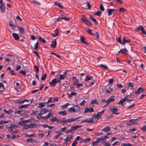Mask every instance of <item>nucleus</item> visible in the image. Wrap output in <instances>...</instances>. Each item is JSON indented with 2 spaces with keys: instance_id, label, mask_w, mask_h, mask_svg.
Segmentation results:
<instances>
[{
  "instance_id": "obj_1",
  "label": "nucleus",
  "mask_w": 146,
  "mask_h": 146,
  "mask_svg": "<svg viewBox=\"0 0 146 146\" xmlns=\"http://www.w3.org/2000/svg\"><path fill=\"white\" fill-rule=\"evenodd\" d=\"M140 117L135 119H133L130 120L127 124L128 125H137L138 123V122L137 121V120L140 119Z\"/></svg>"
},
{
  "instance_id": "obj_2",
  "label": "nucleus",
  "mask_w": 146,
  "mask_h": 146,
  "mask_svg": "<svg viewBox=\"0 0 146 146\" xmlns=\"http://www.w3.org/2000/svg\"><path fill=\"white\" fill-rule=\"evenodd\" d=\"M104 110H102L101 112H98L96 114H94L92 116V117L95 119H98L100 116L104 113Z\"/></svg>"
},
{
  "instance_id": "obj_3",
  "label": "nucleus",
  "mask_w": 146,
  "mask_h": 146,
  "mask_svg": "<svg viewBox=\"0 0 146 146\" xmlns=\"http://www.w3.org/2000/svg\"><path fill=\"white\" fill-rule=\"evenodd\" d=\"M81 19L82 21L86 23L87 25L91 26L92 25V24L89 20L86 19V18L84 16H83L82 17Z\"/></svg>"
},
{
  "instance_id": "obj_4",
  "label": "nucleus",
  "mask_w": 146,
  "mask_h": 146,
  "mask_svg": "<svg viewBox=\"0 0 146 146\" xmlns=\"http://www.w3.org/2000/svg\"><path fill=\"white\" fill-rule=\"evenodd\" d=\"M68 72V71L67 70H66L63 72V73L62 74H59V78L61 80L64 79L66 77Z\"/></svg>"
},
{
  "instance_id": "obj_5",
  "label": "nucleus",
  "mask_w": 146,
  "mask_h": 146,
  "mask_svg": "<svg viewBox=\"0 0 146 146\" xmlns=\"http://www.w3.org/2000/svg\"><path fill=\"white\" fill-rule=\"evenodd\" d=\"M93 119L92 118H88L81 121L82 123H92L93 122Z\"/></svg>"
},
{
  "instance_id": "obj_6",
  "label": "nucleus",
  "mask_w": 146,
  "mask_h": 146,
  "mask_svg": "<svg viewBox=\"0 0 146 146\" xmlns=\"http://www.w3.org/2000/svg\"><path fill=\"white\" fill-rule=\"evenodd\" d=\"M94 111V109L92 108L86 107L84 108V113H87L88 112H93Z\"/></svg>"
},
{
  "instance_id": "obj_7",
  "label": "nucleus",
  "mask_w": 146,
  "mask_h": 146,
  "mask_svg": "<svg viewBox=\"0 0 146 146\" xmlns=\"http://www.w3.org/2000/svg\"><path fill=\"white\" fill-rule=\"evenodd\" d=\"M144 90L141 87H139L137 90L135 91V93L136 94H139L143 92Z\"/></svg>"
},
{
  "instance_id": "obj_8",
  "label": "nucleus",
  "mask_w": 146,
  "mask_h": 146,
  "mask_svg": "<svg viewBox=\"0 0 146 146\" xmlns=\"http://www.w3.org/2000/svg\"><path fill=\"white\" fill-rule=\"evenodd\" d=\"M29 121V120H23L22 121H20L18 123V125H24L25 126L26 125V123L27 122H28Z\"/></svg>"
},
{
  "instance_id": "obj_9",
  "label": "nucleus",
  "mask_w": 146,
  "mask_h": 146,
  "mask_svg": "<svg viewBox=\"0 0 146 146\" xmlns=\"http://www.w3.org/2000/svg\"><path fill=\"white\" fill-rule=\"evenodd\" d=\"M49 84L52 87H54L56 84V78H54V79H52L51 82H50Z\"/></svg>"
},
{
  "instance_id": "obj_10",
  "label": "nucleus",
  "mask_w": 146,
  "mask_h": 146,
  "mask_svg": "<svg viewBox=\"0 0 146 146\" xmlns=\"http://www.w3.org/2000/svg\"><path fill=\"white\" fill-rule=\"evenodd\" d=\"M56 39H54L52 42V44L51 45L50 47L52 48H54L56 46Z\"/></svg>"
},
{
  "instance_id": "obj_11",
  "label": "nucleus",
  "mask_w": 146,
  "mask_h": 146,
  "mask_svg": "<svg viewBox=\"0 0 146 146\" xmlns=\"http://www.w3.org/2000/svg\"><path fill=\"white\" fill-rule=\"evenodd\" d=\"M109 109L110 111L113 112V113L117 112L118 110L116 106H114L113 107H110L109 108Z\"/></svg>"
},
{
  "instance_id": "obj_12",
  "label": "nucleus",
  "mask_w": 146,
  "mask_h": 146,
  "mask_svg": "<svg viewBox=\"0 0 146 146\" xmlns=\"http://www.w3.org/2000/svg\"><path fill=\"white\" fill-rule=\"evenodd\" d=\"M123 42H122V45L123 46H124L125 43H128L131 42V40L130 39H128L127 40H126L125 39V37H123Z\"/></svg>"
},
{
  "instance_id": "obj_13",
  "label": "nucleus",
  "mask_w": 146,
  "mask_h": 146,
  "mask_svg": "<svg viewBox=\"0 0 146 146\" xmlns=\"http://www.w3.org/2000/svg\"><path fill=\"white\" fill-rule=\"evenodd\" d=\"M12 36L14 39L16 40H18L19 39V36L18 35L15 33H12Z\"/></svg>"
},
{
  "instance_id": "obj_14",
  "label": "nucleus",
  "mask_w": 146,
  "mask_h": 146,
  "mask_svg": "<svg viewBox=\"0 0 146 146\" xmlns=\"http://www.w3.org/2000/svg\"><path fill=\"white\" fill-rule=\"evenodd\" d=\"M55 133H58V134L56 135V136H55L53 138V139H56L58 138L62 134V133L61 132H60V131H55L54 132Z\"/></svg>"
},
{
  "instance_id": "obj_15",
  "label": "nucleus",
  "mask_w": 146,
  "mask_h": 146,
  "mask_svg": "<svg viewBox=\"0 0 146 146\" xmlns=\"http://www.w3.org/2000/svg\"><path fill=\"white\" fill-rule=\"evenodd\" d=\"M128 52V50L125 48L121 49L118 52V53H121L124 54H126Z\"/></svg>"
},
{
  "instance_id": "obj_16",
  "label": "nucleus",
  "mask_w": 146,
  "mask_h": 146,
  "mask_svg": "<svg viewBox=\"0 0 146 146\" xmlns=\"http://www.w3.org/2000/svg\"><path fill=\"white\" fill-rule=\"evenodd\" d=\"M113 97L114 96H112L109 97V99L106 100V102H108L110 104V102L114 101L115 100L113 98Z\"/></svg>"
},
{
  "instance_id": "obj_17",
  "label": "nucleus",
  "mask_w": 146,
  "mask_h": 146,
  "mask_svg": "<svg viewBox=\"0 0 146 146\" xmlns=\"http://www.w3.org/2000/svg\"><path fill=\"white\" fill-rule=\"evenodd\" d=\"M85 38L84 37L81 36L80 37V39L81 41L82 42L84 43V44H86V45H88V42H86L85 40Z\"/></svg>"
},
{
  "instance_id": "obj_18",
  "label": "nucleus",
  "mask_w": 146,
  "mask_h": 146,
  "mask_svg": "<svg viewBox=\"0 0 146 146\" xmlns=\"http://www.w3.org/2000/svg\"><path fill=\"white\" fill-rule=\"evenodd\" d=\"M85 31L90 35L94 36L96 35V34L92 33L91 30L89 29H85Z\"/></svg>"
},
{
  "instance_id": "obj_19",
  "label": "nucleus",
  "mask_w": 146,
  "mask_h": 146,
  "mask_svg": "<svg viewBox=\"0 0 146 146\" xmlns=\"http://www.w3.org/2000/svg\"><path fill=\"white\" fill-rule=\"evenodd\" d=\"M82 127V126L81 125H77L74 126H72L71 127L72 128V129H73L74 131L76 130L78 128H80Z\"/></svg>"
},
{
  "instance_id": "obj_20",
  "label": "nucleus",
  "mask_w": 146,
  "mask_h": 146,
  "mask_svg": "<svg viewBox=\"0 0 146 146\" xmlns=\"http://www.w3.org/2000/svg\"><path fill=\"white\" fill-rule=\"evenodd\" d=\"M41 111L42 112V114H44V113H45L47 112H51L52 111V110L51 109H50L49 110L48 109H46L45 108H44L43 109H41Z\"/></svg>"
},
{
  "instance_id": "obj_21",
  "label": "nucleus",
  "mask_w": 146,
  "mask_h": 146,
  "mask_svg": "<svg viewBox=\"0 0 146 146\" xmlns=\"http://www.w3.org/2000/svg\"><path fill=\"white\" fill-rule=\"evenodd\" d=\"M115 10V9H108L107 11L108 15L109 16H110L113 13V11Z\"/></svg>"
},
{
  "instance_id": "obj_22",
  "label": "nucleus",
  "mask_w": 146,
  "mask_h": 146,
  "mask_svg": "<svg viewBox=\"0 0 146 146\" xmlns=\"http://www.w3.org/2000/svg\"><path fill=\"white\" fill-rule=\"evenodd\" d=\"M82 140L81 142L83 143H86L90 141L91 140V139L89 137L86 138L84 139H81Z\"/></svg>"
},
{
  "instance_id": "obj_23",
  "label": "nucleus",
  "mask_w": 146,
  "mask_h": 146,
  "mask_svg": "<svg viewBox=\"0 0 146 146\" xmlns=\"http://www.w3.org/2000/svg\"><path fill=\"white\" fill-rule=\"evenodd\" d=\"M18 29V30L21 33L23 34L25 33V29H24L19 27V26L17 27Z\"/></svg>"
},
{
  "instance_id": "obj_24",
  "label": "nucleus",
  "mask_w": 146,
  "mask_h": 146,
  "mask_svg": "<svg viewBox=\"0 0 146 146\" xmlns=\"http://www.w3.org/2000/svg\"><path fill=\"white\" fill-rule=\"evenodd\" d=\"M58 32L59 31L58 29H56L54 31V34L52 33L51 35L53 37H55L57 36L58 35Z\"/></svg>"
},
{
  "instance_id": "obj_25",
  "label": "nucleus",
  "mask_w": 146,
  "mask_h": 146,
  "mask_svg": "<svg viewBox=\"0 0 146 146\" xmlns=\"http://www.w3.org/2000/svg\"><path fill=\"white\" fill-rule=\"evenodd\" d=\"M73 107L74 108L76 112H79L80 110V108L77 105H74Z\"/></svg>"
},
{
  "instance_id": "obj_26",
  "label": "nucleus",
  "mask_w": 146,
  "mask_h": 146,
  "mask_svg": "<svg viewBox=\"0 0 146 146\" xmlns=\"http://www.w3.org/2000/svg\"><path fill=\"white\" fill-rule=\"evenodd\" d=\"M93 78L92 77L88 75H87L85 79V81L86 82H88L89 80H93Z\"/></svg>"
},
{
  "instance_id": "obj_27",
  "label": "nucleus",
  "mask_w": 146,
  "mask_h": 146,
  "mask_svg": "<svg viewBox=\"0 0 146 146\" xmlns=\"http://www.w3.org/2000/svg\"><path fill=\"white\" fill-rule=\"evenodd\" d=\"M110 130V128L109 127H106L102 129V131L105 132H107L109 131Z\"/></svg>"
},
{
  "instance_id": "obj_28",
  "label": "nucleus",
  "mask_w": 146,
  "mask_h": 146,
  "mask_svg": "<svg viewBox=\"0 0 146 146\" xmlns=\"http://www.w3.org/2000/svg\"><path fill=\"white\" fill-rule=\"evenodd\" d=\"M60 121H61L60 123L61 124H64L67 122V120H66L65 117H63L62 119H60Z\"/></svg>"
},
{
  "instance_id": "obj_29",
  "label": "nucleus",
  "mask_w": 146,
  "mask_h": 146,
  "mask_svg": "<svg viewBox=\"0 0 146 146\" xmlns=\"http://www.w3.org/2000/svg\"><path fill=\"white\" fill-rule=\"evenodd\" d=\"M46 103L45 102H43L42 103H40L38 104V108H42L44 107Z\"/></svg>"
},
{
  "instance_id": "obj_30",
  "label": "nucleus",
  "mask_w": 146,
  "mask_h": 146,
  "mask_svg": "<svg viewBox=\"0 0 146 146\" xmlns=\"http://www.w3.org/2000/svg\"><path fill=\"white\" fill-rule=\"evenodd\" d=\"M77 93L75 92H71V93L68 95L69 98H72L73 96H75L76 95Z\"/></svg>"
},
{
  "instance_id": "obj_31",
  "label": "nucleus",
  "mask_w": 146,
  "mask_h": 146,
  "mask_svg": "<svg viewBox=\"0 0 146 146\" xmlns=\"http://www.w3.org/2000/svg\"><path fill=\"white\" fill-rule=\"evenodd\" d=\"M29 105V104H27L21 105L20 106H19V109H21L22 108H26L28 107Z\"/></svg>"
},
{
  "instance_id": "obj_32",
  "label": "nucleus",
  "mask_w": 146,
  "mask_h": 146,
  "mask_svg": "<svg viewBox=\"0 0 146 146\" xmlns=\"http://www.w3.org/2000/svg\"><path fill=\"white\" fill-rule=\"evenodd\" d=\"M90 19L93 21L94 23L96 24L97 25L98 24V22L96 21V19H95L94 17H92L91 16H90Z\"/></svg>"
},
{
  "instance_id": "obj_33",
  "label": "nucleus",
  "mask_w": 146,
  "mask_h": 146,
  "mask_svg": "<svg viewBox=\"0 0 146 146\" xmlns=\"http://www.w3.org/2000/svg\"><path fill=\"white\" fill-rule=\"evenodd\" d=\"M75 118H71L67 120V122L68 123L76 121Z\"/></svg>"
},
{
  "instance_id": "obj_34",
  "label": "nucleus",
  "mask_w": 146,
  "mask_h": 146,
  "mask_svg": "<svg viewBox=\"0 0 146 146\" xmlns=\"http://www.w3.org/2000/svg\"><path fill=\"white\" fill-rule=\"evenodd\" d=\"M15 127H17V126H16L14 124H12L10 125V126L8 127L7 128L8 129L10 130L12 129V128H14Z\"/></svg>"
},
{
  "instance_id": "obj_35",
  "label": "nucleus",
  "mask_w": 146,
  "mask_h": 146,
  "mask_svg": "<svg viewBox=\"0 0 146 146\" xmlns=\"http://www.w3.org/2000/svg\"><path fill=\"white\" fill-rule=\"evenodd\" d=\"M3 111L5 113L9 115L11 114V112L12 111L11 110H9L7 111L5 109H4Z\"/></svg>"
},
{
  "instance_id": "obj_36",
  "label": "nucleus",
  "mask_w": 146,
  "mask_h": 146,
  "mask_svg": "<svg viewBox=\"0 0 146 146\" xmlns=\"http://www.w3.org/2000/svg\"><path fill=\"white\" fill-rule=\"evenodd\" d=\"M54 5H57L60 8H63V6L60 3H58L56 2H54Z\"/></svg>"
},
{
  "instance_id": "obj_37",
  "label": "nucleus",
  "mask_w": 146,
  "mask_h": 146,
  "mask_svg": "<svg viewBox=\"0 0 146 146\" xmlns=\"http://www.w3.org/2000/svg\"><path fill=\"white\" fill-rule=\"evenodd\" d=\"M143 27L142 26H140L139 27L136 28V29L135 30V31L136 32H139L140 31H141Z\"/></svg>"
},
{
  "instance_id": "obj_38",
  "label": "nucleus",
  "mask_w": 146,
  "mask_h": 146,
  "mask_svg": "<svg viewBox=\"0 0 146 146\" xmlns=\"http://www.w3.org/2000/svg\"><path fill=\"white\" fill-rule=\"evenodd\" d=\"M36 125L35 124H31L28 125L29 128H33L36 127Z\"/></svg>"
},
{
  "instance_id": "obj_39",
  "label": "nucleus",
  "mask_w": 146,
  "mask_h": 146,
  "mask_svg": "<svg viewBox=\"0 0 146 146\" xmlns=\"http://www.w3.org/2000/svg\"><path fill=\"white\" fill-rule=\"evenodd\" d=\"M27 142H30L33 143L34 142H36V141L34 140L32 138L28 139L26 140Z\"/></svg>"
},
{
  "instance_id": "obj_40",
  "label": "nucleus",
  "mask_w": 146,
  "mask_h": 146,
  "mask_svg": "<svg viewBox=\"0 0 146 146\" xmlns=\"http://www.w3.org/2000/svg\"><path fill=\"white\" fill-rule=\"evenodd\" d=\"M58 113L60 115H64L66 114V111H64L58 112Z\"/></svg>"
},
{
  "instance_id": "obj_41",
  "label": "nucleus",
  "mask_w": 146,
  "mask_h": 146,
  "mask_svg": "<svg viewBox=\"0 0 146 146\" xmlns=\"http://www.w3.org/2000/svg\"><path fill=\"white\" fill-rule=\"evenodd\" d=\"M0 8L2 12H3L5 11V8L4 4L0 5Z\"/></svg>"
},
{
  "instance_id": "obj_42",
  "label": "nucleus",
  "mask_w": 146,
  "mask_h": 146,
  "mask_svg": "<svg viewBox=\"0 0 146 146\" xmlns=\"http://www.w3.org/2000/svg\"><path fill=\"white\" fill-rule=\"evenodd\" d=\"M53 102V98L52 97L49 98L47 102L46 103L47 104L49 103L52 102Z\"/></svg>"
},
{
  "instance_id": "obj_43",
  "label": "nucleus",
  "mask_w": 146,
  "mask_h": 146,
  "mask_svg": "<svg viewBox=\"0 0 146 146\" xmlns=\"http://www.w3.org/2000/svg\"><path fill=\"white\" fill-rule=\"evenodd\" d=\"M98 104V102H97V100H92L91 101L90 104Z\"/></svg>"
},
{
  "instance_id": "obj_44",
  "label": "nucleus",
  "mask_w": 146,
  "mask_h": 146,
  "mask_svg": "<svg viewBox=\"0 0 146 146\" xmlns=\"http://www.w3.org/2000/svg\"><path fill=\"white\" fill-rule=\"evenodd\" d=\"M47 74H44L42 75L41 77V79L42 81H44L46 77Z\"/></svg>"
},
{
  "instance_id": "obj_45",
  "label": "nucleus",
  "mask_w": 146,
  "mask_h": 146,
  "mask_svg": "<svg viewBox=\"0 0 146 146\" xmlns=\"http://www.w3.org/2000/svg\"><path fill=\"white\" fill-rule=\"evenodd\" d=\"M42 111H40L39 113L38 114V115L36 117V118L38 119H40V118H42V117H42V116H41V115L43 114H42Z\"/></svg>"
},
{
  "instance_id": "obj_46",
  "label": "nucleus",
  "mask_w": 146,
  "mask_h": 146,
  "mask_svg": "<svg viewBox=\"0 0 146 146\" xmlns=\"http://www.w3.org/2000/svg\"><path fill=\"white\" fill-rule=\"evenodd\" d=\"M56 120H57V119L56 117H53L52 118L50 119V121L51 122H54Z\"/></svg>"
},
{
  "instance_id": "obj_47",
  "label": "nucleus",
  "mask_w": 146,
  "mask_h": 146,
  "mask_svg": "<svg viewBox=\"0 0 146 146\" xmlns=\"http://www.w3.org/2000/svg\"><path fill=\"white\" fill-rule=\"evenodd\" d=\"M9 122V121H0V124H4L7 123Z\"/></svg>"
},
{
  "instance_id": "obj_48",
  "label": "nucleus",
  "mask_w": 146,
  "mask_h": 146,
  "mask_svg": "<svg viewBox=\"0 0 146 146\" xmlns=\"http://www.w3.org/2000/svg\"><path fill=\"white\" fill-rule=\"evenodd\" d=\"M79 81V80L78 79H76L74 81L73 83V85L74 86L76 85L78 83Z\"/></svg>"
},
{
  "instance_id": "obj_49",
  "label": "nucleus",
  "mask_w": 146,
  "mask_h": 146,
  "mask_svg": "<svg viewBox=\"0 0 146 146\" xmlns=\"http://www.w3.org/2000/svg\"><path fill=\"white\" fill-rule=\"evenodd\" d=\"M38 112V111H34L33 110L32 111V113L31 114L32 115H36V113Z\"/></svg>"
},
{
  "instance_id": "obj_50",
  "label": "nucleus",
  "mask_w": 146,
  "mask_h": 146,
  "mask_svg": "<svg viewBox=\"0 0 146 146\" xmlns=\"http://www.w3.org/2000/svg\"><path fill=\"white\" fill-rule=\"evenodd\" d=\"M29 100L28 99H25V100H23L21 101H19V103L20 104H22L24 103L25 102H29Z\"/></svg>"
},
{
  "instance_id": "obj_51",
  "label": "nucleus",
  "mask_w": 146,
  "mask_h": 146,
  "mask_svg": "<svg viewBox=\"0 0 146 146\" xmlns=\"http://www.w3.org/2000/svg\"><path fill=\"white\" fill-rule=\"evenodd\" d=\"M100 9L102 11H104V7L102 4H100Z\"/></svg>"
},
{
  "instance_id": "obj_52",
  "label": "nucleus",
  "mask_w": 146,
  "mask_h": 146,
  "mask_svg": "<svg viewBox=\"0 0 146 146\" xmlns=\"http://www.w3.org/2000/svg\"><path fill=\"white\" fill-rule=\"evenodd\" d=\"M68 111L70 112H76L75 111V110L73 106L72 107L70 108L69 110Z\"/></svg>"
},
{
  "instance_id": "obj_53",
  "label": "nucleus",
  "mask_w": 146,
  "mask_h": 146,
  "mask_svg": "<svg viewBox=\"0 0 146 146\" xmlns=\"http://www.w3.org/2000/svg\"><path fill=\"white\" fill-rule=\"evenodd\" d=\"M99 66L100 67H102L104 68L105 69L108 70V67L106 66V65L103 64H101L99 65Z\"/></svg>"
},
{
  "instance_id": "obj_54",
  "label": "nucleus",
  "mask_w": 146,
  "mask_h": 146,
  "mask_svg": "<svg viewBox=\"0 0 146 146\" xmlns=\"http://www.w3.org/2000/svg\"><path fill=\"white\" fill-rule=\"evenodd\" d=\"M123 146H132V145L130 143H124L122 144Z\"/></svg>"
},
{
  "instance_id": "obj_55",
  "label": "nucleus",
  "mask_w": 146,
  "mask_h": 146,
  "mask_svg": "<svg viewBox=\"0 0 146 146\" xmlns=\"http://www.w3.org/2000/svg\"><path fill=\"white\" fill-rule=\"evenodd\" d=\"M127 85L129 87H131L133 88L134 86V85L131 82H129L127 84Z\"/></svg>"
},
{
  "instance_id": "obj_56",
  "label": "nucleus",
  "mask_w": 146,
  "mask_h": 146,
  "mask_svg": "<svg viewBox=\"0 0 146 146\" xmlns=\"http://www.w3.org/2000/svg\"><path fill=\"white\" fill-rule=\"evenodd\" d=\"M94 14L97 16H100L102 15V13L100 11H98L96 12Z\"/></svg>"
},
{
  "instance_id": "obj_57",
  "label": "nucleus",
  "mask_w": 146,
  "mask_h": 146,
  "mask_svg": "<svg viewBox=\"0 0 146 146\" xmlns=\"http://www.w3.org/2000/svg\"><path fill=\"white\" fill-rule=\"evenodd\" d=\"M39 39L40 42L43 43L46 42L45 40L43 38L41 37H39Z\"/></svg>"
},
{
  "instance_id": "obj_58",
  "label": "nucleus",
  "mask_w": 146,
  "mask_h": 146,
  "mask_svg": "<svg viewBox=\"0 0 146 146\" xmlns=\"http://www.w3.org/2000/svg\"><path fill=\"white\" fill-rule=\"evenodd\" d=\"M71 138L70 137H67L65 139H64V140L65 141V143H67L71 139Z\"/></svg>"
},
{
  "instance_id": "obj_59",
  "label": "nucleus",
  "mask_w": 146,
  "mask_h": 146,
  "mask_svg": "<svg viewBox=\"0 0 146 146\" xmlns=\"http://www.w3.org/2000/svg\"><path fill=\"white\" fill-rule=\"evenodd\" d=\"M120 144V143L119 141H116L114 143L112 144V145L113 146H115L116 145H119Z\"/></svg>"
},
{
  "instance_id": "obj_60",
  "label": "nucleus",
  "mask_w": 146,
  "mask_h": 146,
  "mask_svg": "<svg viewBox=\"0 0 146 146\" xmlns=\"http://www.w3.org/2000/svg\"><path fill=\"white\" fill-rule=\"evenodd\" d=\"M141 33L143 34L146 35V31L144 29L143 27L142 29V30L141 31Z\"/></svg>"
},
{
  "instance_id": "obj_61",
  "label": "nucleus",
  "mask_w": 146,
  "mask_h": 146,
  "mask_svg": "<svg viewBox=\"0 0 146 146\" xmlns=\"http://www.w3.org/2000/svg\"><path fill=\"white\" fill-rule=\"evenodd\" d=\"M10 130V132L13 133L14 134H17L18 133V131L17 130H14L13 131L12 129H11V130Z\"/></svg>"
},
{
  "instance_id": "obj_62",
  "label": "nucleus",
  "mask_w": 146,
  "mask_h": 146,
  "mask_svg": "<svg viewBox=\"0 0 146 146\" xmlns=\"http://www.w3.org/2000/svg\"><path fill=\"white\" fill-rule=\"evenodd\" d=\"M34 68L35 69V71H36V72L38 73L39 71L38 66L36 65H35L34 66Z\"/></svg>"
},
{
  "instance_id": "obj_63",
  "label": "nucleus",
  "mask_w": 146,
  "mask_h": 146,
  "mask_svg": "<svg viewBox=\"0 0 146 146\" xmlns=\"http://www.w3.org/2000/svg\"><path fill=\"white\" fill-rule=\"evenodd\" d=\"M86 103L85 100H83L82 102L80 104V105L81 106H83L85 103Z\"/></svg>"
},
{
  "instance_id": "obj_64",
  "label": "nucleus",
  "mask_w": 146,
  "mask_h": 146,
  "mask_svg": "<svg viewBox=\"0 0 146 146\" xmlns=\"http://www.w3.org/2000/svg\"><path fill=\"white\" fill-rule=\"evenodd\" d=\"M141 129L143 132H145L146 130V126L145 125L143 126L141 128Z\"/></svg>"
}]
</instances>
